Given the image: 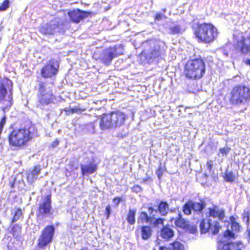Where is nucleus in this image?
<instances>
[{
    "label": "nucleus",
    "mask_w": 250,
    "mask_h": 250,
    "mask_svg": "<svg viewBox=\"0 0 250 250\" xmlns=\"http://www.w3.org/2000/svg\"><path fill=\"white\" fill-rule=\"evenodd\" d=\"M128 116L119 110L102 114L99 126L101 129L105 130L120 127L125 124Z\"/></svg>",
    "instance_id": "4"
},
{
    "label": "nucleus",
    "mask_w": 250,
    "mask_h": 250,
    "mask_svg": "<svg viewBox=\"0 0 250 250\" xmlns=\"http://www.w3.org/2000/svg\"><path fill=\"white\" fill-rule=\"evenodd\" d=\"M91 14V12L81 10L79 8L70 10L67 12V15L70 21L75 23H79Z\"/></svg>",
    "instance_id": "14"
},
{
    "label": "nucleus",
    "mask_w": 250,
    "mask_h": 250,
    "mask_svg": "<svg viewBox=\"0 0 250 250\" xmlns=\"http://www.w3.org/2000/svg\"><path fill=\"white\" fill-rule=\"evenodd\" d=\"M110 213V206H106L105 208V214H106V218H108Z\"/></svg>",
    "instance_id": "42"
},
{
    "label": "nucleus",
    "mask_w": 250,
    "mask_h": 250,
    "mask_svg": "<svg viewBox=\"0 0 250 250\" xmlns=\"http://www.w3.org/2000/svg\"><path fill=\"white\" fill-rule=\"evenodd\" d=\"M207 165L208 169L209 170H211V169H212V168L213 167V162L211 161H208L207 162Z\"/></svg>",
    "instance_id": "43"
},
{
    "label": "nucleus",
    "mask_w": 250,
    "mask_h": 250,
    "mask_svg": "<svg viewBox=\"0 0 250 250\" xmlns=\"http://www.w3.org/2000/svg\"><path fill=\"white\" fill-rule=\"evenodd\" d=\"M192 30L197 41L206 44L215 42L219 34L217 28L211 22H197L192 26Z\"/></svg>",
    "instance_id": "2"
},
{
    "label": "nucleus",
    "mask_w": 250,
    "mask_h": 250,
    "mask_svg": "<svg viewBox=\"0 0 250 250\" xmlns=\"http://www.w3.org/2000/svg\"><path fill=\"white\" fill-rule=\"evenodd\" d=\"M224 179L227 182H232L235 179V176L231 171L227 170L225 174Z\"/></svg>",
    "instance_id": "31"
},
{
    "label": "nucleus",
    "mask_w": 250,
    "mask_h": 250,
    "mask_svg": "<svg viewBox=\"0 0 250 250\" xmlns=\"http://www.w3.org/2000/svg\"><path fill=\"white\" fill-rule=\"evenodd\" d=\"M86 108L85 107H81L80 105H78L74 107H69L68 108L64 109V111L67 113L74 114V113H81L85 111Z\"/></svg>",
    "instance_id": "27"
},
{
    "label": "nucleus",
    "mask_w": 250,
    "mask_h": 250,
    "mask_svg": "<svg viewBox=\"0 0 250 250\" xmlns=\"http://www.w3.org/2000/svg\"><path fill=\"white\" fill-rule=\"evenodd\" d=\"M11 232L14 237H17L20 234V228L18 225H14L11 229Z\"/></svg>",
    "instance_id": "35"
},
{
    "label": "nucleus",
    "mask_w": 250,
    "mask_h": 250,
    "mask_svg": "<svg viewBox=\"0 0 250 250\" xmlns=\"http://www.w3.org/2000/svg\"><path fill=\"white\" fill-rule=\"evenodd\" d=\"M97 168L96 164L93 162H90L87 164H81V169L83 176L87 174L93 173Z\"/></svg>",
    "instance_id": "21"
},
{
    "label": "nucleus",
    "mask_w": 250,
    "mask_h": 250,
    "mask_svg": "<svg viewBox=\"0 0 250 250\" xmlns=\"http://www.w3.org/2000/svg\"><path fill=\"white\" fill-rule=\"evenodd\" d=\"M206 64L201 57L190 59L183 66V75L188 80H199L205 75Z\"/></svg>",
    "instance_id": "3"
},
{
    "label": "nucleus",
    "mask_w": 250,
    "mask_h": 250,
    "mask_svg": "<svg viewBox=\"0 0 250 250\" xmlns=\"http://www.w3.org/2000/svg\"><path fill=\"white\" fill-rule=\"evenodd\" d=\"M235 49L241 54L246 55L250 53V36H242L237 40L235 46Z\"/></svg>",
    "instance_id": "15"
},
{
    "label": "nucleus",
    "mask_w": 250,
    "mask_h": 250,
    "mask_svg": "<svg viewBox=\"0 0 250 250\" xmlns=\"http://www.w3.org/2000/svg\"><path fill=\"white\" fill-rule=\"evenodd\" d=\"M174 220V223L176 226L183 229H186L188 227V223L182 218V213L179 212L176 219H172Z\"/></svg>",
    "instance_id": "25"
},
{
    "label": "nucleus",
    "mask_w": 250,
    "mask_h": 250,
    "mask_svg": "<svg viewBox=\"0 0 250 250\" xmlns=\"http://www.w3.org/2000/svg\"><path fill=\"white\" fill-rule=\"evenodd\" d=\"M59 64L56 63L52 60H49L41 68V75L44 79L55 78L59 72Z\"/></svg>",
    "instance_id": "10"
},
{
    "label": "nucleus",
    "mask_w": 250,
    "mask_h": 250,
    "mask_svg": "<svg viewBox=\"0 0 250 250\" xmlns=\"http://www.w3.org/2000/svg\"><path fill=\"white\" fill-rule=\"evenodd\" d=\"M234 234L233 232L229 230V229H228L226 230L224 233V237L229 238V239L230 238H234Z\"/></svg>",
    "instance_id": "38"
},
{
    "label": "nucleus",
    "mask_w": 250,
    "mask_h": 250,
    "mask_svg": "<svg viewBox=\"0 0 250 250\" xmlns=\"http://www.w3.org/2000/svg\"><path fill=\"white\" fill-rule=\"evenodd\" d=\"M12 87L11 80L0 77V104H3L5 108L10 107L13 104Z\"/></svg>",
    "instance_id": "7"
},
{
    "label": "nucleus",
    "mask_w": 250,
    "mask_h": 250,
    "mask_svg": "<svg viewBox=\"0 0 250 250\" xmlns=\"http://www.w3.org/2000/svg\"><path fill=\"white\" fill-rule=\"evenodd\" d=\"M163 18V15L161 13H157L156 14L154 17L155 21H159L161 20Z\"/></svg>",
    "instance_id": "41"
},
{
    "label": "nucleus",
    "mask_w": 250,
    "mask_h": 250,
    "mask_svg": "<svg viewBox=\"0 0 250 250\" xmlns=\"http://www.w3.org/2000/svg\"><path fill=\"white\" fill-rule=\"evenodd\" d=\"M241 250V249H238V250Z\"/></svg>",
    "instance_id": "51"
},
{
    "label": "nucleus",
    "mask_w": 250,
    "mask_h": 250,
    "mask_svg": "<svg viewBox=\"0 0 250 250\" xmlns=\"http://www.w3.org/2000/svg\"><path fill=\"white\" fill-rule=\"evenodd\" d=\"M164 219L162 218H158L155 219L154 217L152 219V222H150V224L152 227L155 228L160 229L162 227H164Z\"/></svg>",
    "instance_id": "28"
},
{
    "label": "nucleus",
    "mask_w": 250,
    "mask_h": 250,
    "mask_svg": "<svg viewBox=\"0 0 250 250\" xmlns=\"http://www.w3.org/2000/svg\"><path fill=\"white\" fill-rule=\"evenodd\" d=\"M230 151V148L227 146L219 149V151L222 155H227L229 154Z\"/></svg>",
    "instance_id": "36"
},
{
    "label": "nucleus",
    "mask_w": 250,
    "mask_h": 250,
    "mask_svg": "<svg viewBox=\"0 0 250 250\" xmlns=\"http://www.w3.org/2000/svg\"><path fill=\"white\" fill-rule=\"evenodd\" d=\"M51 209V200L50 195L46 196L38 208V215L43 217L50 213Z\"/></svg>",
    "instance_id": "16"
},
{
    "label": "nucleus",
    "mask_w": 250,
    "mask_h": 250,
    "mask_svg": "<svg viewBox=\"0 0 250 250\" xmlns=\"http://www.w3.org/2000/svg\"><path fill=\"white\" fill-rule=\"evenodd\" d=\"M32 138V132L25 127L13 129L8 136L10 146L18 148L26 146Z\"/></svg>",
    "instance_id": "5"
},
{
    "label": "nucleus",
    "mask_w": 250,
    "mask_h": 250,
    "mask_svg": "<svg viewBox=\"0 0 250 250\" xmlns=\"http://www.w3.org/2000/svg\"><path fill=\"white\" fill-rule=\"evenodd\" d=\"M207 212L208 219H203L200 224V229L201 233L210 232L213 234H217L220 228L218 221H222L225 218V211L219 207L213 206L208 208Z\"/></svg>",
    "instance_id": "1"
},
{
    "label": "nucleus",
    "mask_w": 250,
    "mask_h": 250,
    "mask_svg": "<svg viewBox=\"0 0 250 250\" xmlns=\"http://www.w3.org/2000/svg\"><path fill=\"white\" fill-rule=\"evenodd\" d=\"M15 180H16V179L15 178V179H14L13 182L12 183L10 182L11 188H13L14 187V182H15Z\"/></svg>",
    "instance_id": "49"
},
{
    "label": "nucleus",
    "mask_w": 250,
    "mask_h": 250,
    "mask_svg": "<svg viewBox=\"0 0 250 250\" xmlns=\"http://www.w3.org/2000/svg\"><path fill=\"white\" fill-rule=\"evenodd\" d=\"M169 249L170 250H184V247L181 243L175 241L170 244Z\"/></svg>",
    "instance_id": "30"
},
{
    "label": "nucleus",
    "mask_w": 250,
    "mask_h": 250,
    "mask_svg": "<svg viewBox=\"0 0 250 250\" xmlns=\"http://www.w3.org/2000/svg\"><path fill=\"white\" fill-rule=\"evenodd\" d=\"M148 211L149 215L145 211L140 212L138 218L139 222L141 221L142 223H146L150 224V222L152 221V219L155 216V213L157 212V210L155 209L152 207H149L148 208Z\"/></svg>",
    "instance_id": "17"
},
{
    "label": "nucleus",
    "mask_w": 250,
    "mask_h": 250,
    "mask_svg": "<svg viewBox=\"0 0 250 250\" xmlns=\"http://www.w3.org/2000/svg\"><path fill=\"white\" fill-rule=\"evenodd\" d=\"M243 219V221H246V223L248 225L249 224L250 217H249V215L248 214H247L246 215V214L244 215Z\"/></svg>",
    "instance_id": "44"
},
{
    "label": "nucleus",
    "mask_w": 250,
    "mask_h": 250,
    "mask_svg": "<svg viewBox=\"0 0 250 250\" xmlns=\"http://www.w3.org/2000/svg\"><path fill=\"white\" fill-rule=\"evenodd\" d=\"M234 220L235 219L233 217H231L230 218V220L231 221V229L233 231L239 232L240 231L241 226L238 223L235 222Z\"/></svg>",
    "instance_id": "32"
},
{
    "label": "nucleus",
    "mask_w": 250,
    "mask_h": 250,
    "mask_svg": "<svg viewBox=\"0 0 250 250\" xmlns=\"http://www.w3.org/2000/svg\"><path fill=\"white\" fill-rule=\"evenodd\" d=\"M165 170V167H163L161 165L158 169L156 171V174L159 180L161 179L163 174V172Z\"/></svg>",
    "instance_id": "37"
},
{
    "label": "nucleus",
    "mask_w": 250,
    "mask_h": 250,
    "mask_svg": "<svg viewBox=\"0 0 250 250\" xmlns=\"http://www.w3.org/2000/svg\"><path fill=\"white\" fill-rule=\"evenodd\" d=\"M46 83L40 82L38 85V93L37 94V106H46L54 103L56 100V96L51 89L45 91Z\"/></svg>",
    "instance_id": "8"
},
{
    "label": "nucleus",
    "mask_w": 250,
    "mask_h": 250,
    "mask_svg": "<svg viewBox=\"0 0 250 250\" xmlns=\"http://www.w3.org/2000/svg\"><path fill=\"white\" fill-rule=\"evenodd\" d=\"M55 228L53 226H46L42 232L38 240V246L43 248L51 242L54 234Z\"/></svg>",
    "instance_id": "12"
},
{
    "label": "nucleus",
    "mask_w": 250,
    "mask_h": 250,
    "mask_svg": "<svg viewBox=\"0 0 250 250\" xmlns=\"http://www.w3.org/2000/svg\"><path fill=\"white\" fill-rule=\"evenodd\" d=\"M244 63L246 65L250 66V58L245 60Z\"/></svg>",
    "instance_id": "48"
},
{
    "label": "nucleus",
    "mask_w": 250,
    "mask_h": 250,
    "mask_svg": "<svg viewBox=\"0 0 250 250\" xmlns=\"http://www.w3.org/2000/svg\"><path fill=\"white\" fill-rule=\"evenodd\" d=\"M58 25L56 24H52L50 23H46L41 25L39 31L44 35H52L54 34Z\"/></svg>",
    "instance_id": "18"
},
{
    "label": "nucleus",
    "mask_w": 250,
    "mask_h": 250,
    "mask_svg": "<svg viewBox=\"0 0 250 250\" xmlns=\"http://www.w3.org/2000/svg\"><path fill=\"white\" fill-rule=\"evenodd\" d=\"M185 31L180 25H175L169 28V33L171 35L180 34Z\"/></svg>",
    "instance_id": "26"
},
{
    "label": "nucleus",
    "mask_w": 250,
    "mask_h": 250,
    "mask_svg": "<svg viewBox=\"0 0 250 250\" xmlns=\"http://www.w3.org/2000/svg\"><path fill=\"white\" fill-rule=\"evenodd\" d=\"M247 232H248V236L249 239H250V229L247 230Z\"/></svg>",
    "instance_id": "50"
},
{
    "label": "nucleus",
    "mask_w": 250,
    "mask_h": 250,
    "mask_svg": "<svg viewBox=\"0 0 250 250\" xmlns=\"http://www.w3.org/2000/svg\"><path fill=\"white\" fill-rule=\"evenodd\" d=\"M22 214V212L21 209L18 208L15 213L13 219L12 220V223L16 222L19 220L20 217L21 216Z\"/></svg>",
    "instance_id": "33"
},
{
    "label": "nucleus",
    "mask_w": 250,
    "mask_h": 250,
    "mask_svg": "<svg viewBox=\"0 0 250 250\" xmlns=\"http://www.w3.org/2000/svg\"><path fill=\"white\" fill-rule=\"evenodd\" d=\"M160 235L163 238L165 239H169L173 236L174 232L171 228L166 226L163 227L162 229H161Z\"/></svg>",
    "instance_id": "24"
},
{
    "label": "nucleus",
    "mask_w": 250,
    "mask_h": 250,
    "mask_svg": "<svg viewBox=\"0 0 250 250\" xmlns=\"http://www.w3.org/2000/svg\"><path fill=\"white\" fill-rule=\"evenodd\" d=\"M229 95V102L231 105L244 104L250 102V88L244 84L233 86Z\"/></svg>",
    "instance_id": "6"
},
{
    "label": "nucleus",
    "mask_w": 250,
    "mask_h": 250,
    "mask_svg": "<svg viewBox=\"0 0 250 250\" xmlns=\"http://www.w3.org/2000/svg\"><path fill=\"white\" fill-rule=\"evenodd\" d=\"M161 51L159 49H153L150 52V54H148L145 51H142L140 53L141 57H143L144 60L146 61L147 62H149L151 60L158 58L160 56Z\"/></svg>",
    "instance_id": "20"
},
{
    "label": "nucleus",
    "mask_w": 250,
    "mask_h": 250,
    "mask_svg": "<svg viewBox=\"0 0 250 250\" xmlns=\"http://www.w3.org/2000/svg\"><path fill=\"white\" fill-rule=\"evenodd\" d=\"M41 170L40 166L34 167V169L27 173V181L29 184H32L37 179Z\"/></svg>",
    "instance_id": "19"
},
{
    "label": "nucleus",
    "mask_w": 250,
    "mask_h": 250,
    "mask_svg": "<svg viewBox=\"0 0 250 250\" xmlns=\"http://www.w3.org/2000/svg\"><path fill=\"white\" fill-rule=\"evenodd\" d=\"M59 144V141L58 140H55V141H54L52 144H51V146L53 147H55L56 146H57Z\"/></svg>",
    "instance_id": "46"
},
{
    "label": "nucleus",
    "mask_w": 250,
    "mask_h": 250,
    "mask_svg": "<svg viewBox=\"0 0 250 250\" xmlns=\"http://www.w3.org/2000/svg\"><path fill=\"white\" fill-rule=\"evenodd\" d=\"M131 190L133 192H135L138 193V192H140L142 191V189L141 188V187H140L139 186L136 185L131 188Z\"/></svg>",
    "instance_id": "40"
},
{
    "label": "nucleus",
    "mask_w": 250,
    "mask_h": 250,
    "mask_svg": "<svg viewBox=\"0 0 250 250\" xmlns=\"http://www.w3.org/2000/svg\"><path fill=\"white\" fill-rule=\"evenodd\" d=\"M6 124V117L3 116L0 120V134H1L3 128Z\"/></svg>",
    "instance_id": "39"
},
{
    "label": "nucleus",
    "mask_w": 250,
    "mask_h": 250,
    "mask_svg": "<svg viewBox=\"0 0 250 250\" xmlns=\"http://www.w3.org/2000/svg\"><path fill=\"white\" fill-rule=\"evenodd\" d=\"M156 209L161 215L166 216L169 210V208L167 202L161 201Z\"/></svg>",
    "instance_id": "23"
},
{
    "label": "nucleus",
    "mask_w": 250,
    "mask_h": 250,
    "mask_svg": "<svg viewBox=\"0 0 250 250\" xmlns=\"http://www.w3.org/2000/svg\"><path fill=\"white\" fill-rule=\"evenodd\" d=\"M10 0H4L0 5V11H4L9 7Z\"/></svg>",
    "instance_id": "34"
},
{
    "label": "nucleus",
    "mask_w": 250,
    "mask_h": 250,
    "mask_svg": "<svg viewBox=\"0 0 250 250\" xmlns=\"http://www.w3.org/2000/svg\"><path fill=\"white\" fill-rule=\"evenodd\" d=\"M141 232V237L143 240H147L152 235V230L151 227L149 226H143L140 228Z\"/></svg>",
    "instance_id": "22"
},
{
    "label": "nucleus",
    "mask_w": 250,
    "mask_h": 250,
    "mask_svg": "<svg viewBox=\"0 0 250 250\" xmlns=\"http://www.w3.org/2000/svg\"><path fill=\"white\" fill-rule=\"evenodd\" d=\"M136 210L130 209L127 215V221L130 225H133L135 223Z\"/></svg>",
    "instance_id": "29"
},
{
    "label": "nucleus",
    "mask_w": 250,
    "mask_h": 250,
    "mask_svg": "<svg viewBox=\"0 0 250 250\" xmlns=\"http://www.w3.org/2000/svg\"><path fill=\"white\" fill-rule=\"evenodd\" d=\"M120 48L119 46L114 45L104 49L100 58L101 62L105 65L110 64L113 59L124 54L123 51H119ZM121 48L122 49L123 47Z\"/></svg>",
    "instance_id": "9"
},
{
    "label": "nucleus",
    "mask_w": 250,
    "mask_h": 250,
    "mask_svg": "<svg viewBox=\"0 0 250 250\" xmlns=\"http://www.w3.org/2000/svg\"><path fill=\"white\" fill-rule=\"evenodd\" d=\"M55 228L53 226H46L42 232L38 240V246L43 248L51 242L54 234Z\"/></svg>",
    "instance_id": "13"
},
{
    "label": "nucleus",
    "mask_w": 250,
    "mask_h": 250,
    "mask_svg": "<svg viewBox=\"0 0 250 250\" xmlns=\"http://www.w3.org/2000/svg\"><path fill=\"white\" fill-rule=\"evenodd\" d=\"M205 206L206 204L202 201L197 202L189 200L183 206V211L185 214L187 215L191 214L192 210L198 214H200Z\"/></svg>",
    "instance_id": "11"
},
{
    "label": "nucleus",
    "mask_w": 250,
    "mask_h": 250,
    "mask_svg": "<svg viewBox=\"0 0 250 250\" xmlns=\"http://www.w3.org/2000/svg\"><path fill=\"white\" fill-rule=\"evenodd\" d=\"M121 201V198L119 197H116L113 199V202L116 204L117 206H118Z\"/></svg>",
    "instance_id": "47"
},
{
    "label": "nucleus",
    "mask_w": 250,
    "mask_h": 250,
    "mask_svg": "<svg viewBox=\"0 0 250 250\" xmlns=\"http://www.w3.org/2000/svg\"><path fill=\"white\" fill-rule=\"evenodd\" d=\"M229 244H225L223 246L222 250H230Z\"/></svg>",
    "instance_id": "45"
}]
</instances>
